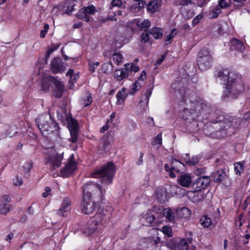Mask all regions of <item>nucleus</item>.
<instances>
[{"mask_svg":"<svg viewBox=\"0 0 250 250\" xmlns=\"http://www.w3.org/2000/svg\"><path fill=\"white\" fill-rule=\"evenodd\" d=\"M150 35L155 39H159L162 37L163 32L162 29L159 27H153L150 30Z\"/></svg>","mask_w":250,"mask_h":250,"instance_id":"obj_30","label":"nucleus"},{"mask_svg":"<svg viewBox=\"0 0 250 250\" xmlns=\"http://www.w3.org/2000/svg\"><path fill=\"white\" fill-rule=\"evenodd\" d=\"M176 213L180 218H188L190 216L191 212L188 208L182 207L176 210Z\"/></svg>","mask_w":250,"mask_h":250,"instance_id":"obj_25","label":"nucleus"},{"mask_svg":"<svg viewBox=\"0 0 250 250\" xmlns=\"http://www.w3.org/2000/svg\"><path fill=\"white\" fill-rule=\"evenodd\" d=\"M247 0H233V4L237 7H242L244 5Z\"/></svg>","mask_w":250,"mask_h":250,"instance_id":"obj_54","label":"nucleus"},{"mask_svg":"<svg viewBox=\"0 0 250 250\" xmlns=\"http://www.w3.org/2000/svg\"><path fill=\"white\" fill-rule=\"evenodd\" d=\"M185 156L186 157L184 158L185 159L186 163L190 166H194L197 164L201 159V157L199 156H193L191 158H189L188 154H186Z\"/></svg>","mask_w":250,"mask_h":250,"instance_id":"obj_27","label":"nucleus"},{"mask_svg":"<svg viewBox=\"0 0 250 250\" xmlns=\"http://www.w3.org/2000/svg\"><path fill=\"white\" fill-rule=\"evenodd\" d=\"M75 5V1L73 0H68L65 2V7L66 8L65 12L67 14L71 13L74 10V6Z\"/></svg>","mask_w":250,"mask_h":250,"instance_id":"obj_35","label":"nucleus"},{"mask_svg":"<svg viewBox=\"0 0 250 250\" xmlns=\"http://www.w3.org/2000/svg\"><path fill=\"white\" fill-rule=\"evenodd\" d=\"M152 94V91L151 89H147L146 91V94L145 95V100L146 101V108L144 109V110H146L147 109V106L148 104L149 97H150Z\"/></svg>","mask_w":250,"mask_h":250,"instance_id":"obj_50","label":"nucleus"},{"mask_svg":"<svg viewBox=\"0 0 250 250\" xmlns=\"http://www.w3.org/2000/svg\"><path fill=\"white\" fill-rule=\"evenodd\" d=\"M48 29H49L48 24H44V25L43 26V29L41 30V33H40V37L42 38H43L45 37V34L47 32Z\"/></svg>","mask_w":250,"mask_h":250,"instance_id":"obj_58","label":"nucleus"},{"mask_svg":"<svg viewBox=\"0 0 250 250\" xmlns=\"http://www.w3.org/2000/svg\"><path fill=\"white\" fill-rule=\"evenodd\" d=\"M163 233L168 237H171L173 235L172 229L169 226H163L161 229Z\"/></svg>","mask_w":250,"mask_h":250,"instance_id":"obj_47","label":"nucleus"},{"mask_svg":"<svg viewBox=\"0 0 250 250\" xmlns=\"http://www.w3.org/2000/svg\"><path fill=\"white\" fill-rule=\"evenodd\" d=\"M203 17V15L202 14H200L197 16L195 17L192 20V25L194 26L195 25L198 24L199 22L201 19H202Z\"/></svg>","mask_w":250,"mask_h":250,"instance_id":"obj_57","label":"nucleus"},{"mask_svg":"<svg viewBox=\"0 0 250 250\" xmlns=\"http://www.w3.org/2000/svg\"><path fill=\"white\" fill-rule=\"evenodd\" d=\"M161 0H153L150 1L147 5V10L151 13L155 12L161 6Z\"/></svg>","mask_w":250,"mask_h":250,"instance_id":"obj_24","label":"nucleus"},{"mask_svg":"<svg viewBox=\"0 0 250 250\" xmlns=\"http://www.w3.org/2000/svg\"><path fill=\"white\" fill-rule=\"evenodd\" d=\"M210 183V179L208 176H201L198 178L192 185L193 188L196 191L205 189Z\"/></svg>","mask_w":250,"mask_h":250,"instance_id":"obj_11","label":"nucleus"},{"mask_svg":"<svg viewBox=\"0 0 250 250\" xmlns=\"http://www.w3.org/2000/svg\"><path fill=\"white\" fill-rule=\"evenodd\" d=\"M150 31L148 30H145L142 33L140 39L142 42L145 43L149 40Z\"/></svg>","mask_w":250,"mask_h":250,"instance_id":"obj_46","label":"nucleus"},{"mask_svg":"<svg viewBox=\"0 0 250 250\" xmlns=\"http://www.w3.org/2000/svg\"><path fill=\"white\" fill-rule=\"evenodd\" d=\"M185 81L184 78L175 81L172 84V88L175 93H178L181 96L185 103L186 106L183 110L182 117L185 120H193L189 130L192 132H195L198 130V124L194 119L199 116L200 114L206 111L208 107L202 100L197 99L194 92L184 86Z\"/></svg>","mask_w":250,"mask_h":250,"instance_id":"obj_1","label":"nucleus"},{"mask_svg":"<svg viewBox=\"0 0 250 250\" xmlns=\"http://www.w3.org/2000/svg\"><path fill=\"white\" fill-rule=\"evenodd\" d=\"M230 43V49L231 51L243 52L245 49V46L243 42L236 39H232Z\"/></svg>","mask_w":250,"mask_h":250,"instance_id":"obj_18","label":"nucleus"},{"mask_svg":"<svg viewBox=\"0 0 250 250\" xmlns=\"http://www.w3.org/2000/svg\"><path fill=\"white\" fill-rule=\"evenodd\" d=\"M182 15L185 19L189 20L193 17L194 13L190 10L184 9L182 10Z\"/></svg>","mask_w":250,"mask_h":250,"instance_id":"obj_42","label":"nucleus"},{"mask_svg":"<svg viewBox=\"0 0 250 250\" xmlns=\"http://www.w3.org/2000/svg\"><path fill=\"white\" fill-rule=\"evenodd\" d=\"M98 226V225L91 219L83 228V234L86 236L91 235L96 230Z\"/></svg>","mask_w":250,"mask_h":250,"instance_id":"obj_17","label":"nucleus"},{"mask_svg":"<svg viewBox=\"0 0 250 250\" xmlns=\"http://www.w3.org/2000/svg\"><path fill=\"white\" fill-rule=\"evenodd\" d=\"M115 171L113 163L108 162L102 168L91 173L90 177L100 179L101 185L93 182H87L83 187V197L88 199L92 195L103 196L107 189V186L112 184Z\"/></svg>","mask_w":250,"mask_h":250,"instance_id":"obj_2","label":"nucleus"},{"mask_svg":"<svg viewBox=\"0 0 250 250\" xmlns=\"http://www.w3.org/2000/svg\"><path fill=\"white\" fill-rule=\"evenodd\" d=\"M111 4L112 6L120 7L122 5V2L121 0H112Z\"/></svg>","mask_w":250,"mask_h":250,"instance_id":"obj_60","label":"nucleus"},{"mask_svg":"<svg viewBox=\"0 0 250 250\" xmlns=\"http://www.w3.org/2000/svg\"><path fill=\"white\" fill-rule=\"evenodd\" d=\"M162 143V133H159L156 137L154 142L153 143V145H155L156 144L158 145V146H160Z\"/></svg>","mask_w":250,"mask_h":250,"instance_id":"obj_52","label":"nucleus"},{"mask_svg":"<svg viewBox=\"0 0 250 250\" xmlns=\"http://www.w3.org/2000/svg\"><path fill=\"white\" fill-rule=\"evenodd\" d=\"M176 250H188V246L185 239H178Z\"/></svg>","mask_w":250,"mask_h":250,"instance_id":"obj_31","label":"nucleus"},{"mask_svg":"<svg viewBox=\"0 0 250 250\" xmlns=\"http://www.w3.org/2000/svg\"><path fill=\"white\" fill-rule=\"evenodd\" d=\"M182 166H183V165L179 161L176 159L172 160L171 170L169 172V176L172 178L176 177V175L173 171L175 170L176 172L180 171Z\"/></svg>","mask_w":250,"mask_h":250,"instance_id":"obj_22","label":"nucleus"},{"mask_svg":"<svg viewBox=\"0 0 250 250\" xmlns=\"http://www.w3.org/2000/svg\"><path fill=\"white\" fill-rule=\"evenodd\" d=\"M191 0H176L174 5L176 6H187L191 4Z\"/></svg>","mask_w":250,"mask_h":250,"instance_id":"obj_49","label":"nucleus"},{"mask_svg":"<svg viewBox=\"0 0 250 250\" xmlns=\"http://www.w3.org/2000/svg\"><path fill=\"white\" fill-rule=\"evenodd\" d=\"M23 167L26 172H29L33 167V163L32 162H27Z\"/></svg>","mask_w":250,"mask_h":250,"instance_id":"obj_56","label":"nucleus"},{"mask_svg":"<svg viewBox=\"0 0 250 250\" xmlns=\"http://www.w3.org/2000/svg\"><path fill=\"white\" fill-rule=\"evenodd\" d=\"M102 144L99 151L100 153L104 154L109 150L110 143L107 138H105L102 141Z\"/></svg>","mask_w":250,"mask_h":250,"instance_id":"obj_26","label":"nucleus"},{"mask_svg":"<svg viewBox=\"0 0 250 250\" xmlns=\"http://www.w3.org/2000/svg\"><path fill=\"white\" fill-rule=\"evenodd\" d=\"M89 66V70L91 72H94L95 70V66L94 65L93 62L90 61L88 63Z\"/></svg>","mask_w":250,"mask_h":250,"instance_id":"obj_64","label":"nucleus"},{"mask_svg":"<svg viewBox=\"0 0 250 250\" xmlns=\"http://www.w3.org/2000/svg\"><path fill=\"white\" fill-rule=\"evenodd\" d=\"M178 239L173 238L166 242V245L167 247L173 250H176V245Z\"/></svg>","mask_w":250,"mask_h":250,"instance_id":"obj_45","label":"nucleus"},{"mask_svg":"<svg viewBox=\"0 0 250 250\" xmlns=\"http://www.w3.org/2000/svg\"><path fill=\"white\" fill-rule=\"evenodd\" d=\"M150 25V22L148 20H145L142 21H138L137 22V25L140 30H147Z\"/></svg>","mask_w":250,"mask_h":250,"instance_id":"obj_33","label":"nucleus"},{"mask_svg":"<svg viewBox=\"0 0 250 250\" xmlns=\"http://www.w3.org/2000/svg\"><path fill=\"white\" fill-rule=\"evenodd\" d=\"M114 76L117 81H122L129 76V73L126 67L116 70L114 72Z\"/></svg>","mask_w":250,"mask_h":250,"instance_id":"obj_20","label":"nucleus"},{"mask_svg":"<svg viewBox=\"0 0 250 250\" xmlns=\"http://www.w3.org/2000/svg\"><path fill=\"white\" fill-rule=\"evenodd\" d=\"M92 102V99L90 95H87L83 98L80 101V103L83 107H85L90 105Z\"/></svg>","mask_w":250,"mask_h":250,"instance_id":"obj_37","label":"nucleus"},{"mask_svg":"<svg viewBox=\"0 0 250 250\" xmlns=\"http://www.w3.org/2000/svg\"><path fill=\"white\" fill-rule=\"evenodd\" d=\"M156 197L161 203L165 202L167 200L166 193L165 190L158 189L156 191Z\"/></svg>","mask_w":250,"mask_h":250,"instance_id":"obj_32","label":"nucleus"},{"mask_svg":"<svg viewBox=\"0 0 250 250\" xmlns=\"http://www.w3.org/2000/svg\"><path fill=\"white\" fill-rule=\"evenodd\" d=\"M176 28H173L170 32V33L167 36L166 39L165 41L166 45L170 44L175 35L176 34Z\"/></svg>","mask_w":250,"mask_h":250,"instance_id":"obj_40","label":"nucleus"},{"mask_svg":"<svg viewBox=\"0 0 250 250\" xmlns=\"http://www.w3.org/2000/svg\"><path fill=\"white\" fill-rule=\"evenodd\" d=\"M51 192V188L49 187H46L44 189V192L42 193V196L43 197H47Z\"/></svg>","mask_w":250,"mask_h":250,"instance_id":"obj_61","label":"nucleus"},{"mask_svg":"<svg viewBox=\"0 0 250 250\" xmlns=\"http://www.w3.org/2000/svg\"><path fill=\"white\" fill-rule=\"evenodd\" d=\"M231 3V0H220L218 3V5L221 8L227 7Z\"/></svg>","mask_w":250,"mask_h":250,"instance_id":"obj_51","label":"nucleus"},{"mask_svg":"<svg viewBox=\"0 0 250 250\" xmlns=\"http://www.w3.org/2000/svg\"><path fill=\"white\" fill-rule=\"evenodd\" d=\"M234 165L235 173L240 176L241 173H242L244 171V166L242 163L241 162H237L235 163Z\"/></svg>","mask_w":250,"mask_h":250,"instance_id":"obj_41","label":"nucleus"},{"mask_svg":"<svg viewBox=\"0 0 250 250\" xmlns=\"http://www.w3.org/2000/svg\"><path fill=\"white\" fill-rule=\"evenodd\" d=\"M128 94H129L128 92H126V88L125 87L122 88L118 92L116 95V104L119 105L123 104Z\"/></svg>","mask_w":250,"mask_h":250,"instance_id":"obj_21","label":"nucleus"},{"mask_svg":"<svg viewBox=\"0 0 250 250\" xmlns=\"http://www.w3.org/2000/svg\"><path fill=\"white\" fill-rule=\"evenodd\" d=\"M192 178L188 174H182L178 179L179 183L184 187H189L191 184Z\"/></svg>","mask_w":250,"mask_h":250,"instance_id":"obj_19","label":"nucleus"},{"mask_svg":"<svg viewBox=\"0 0 250 250\" xmlns=\"http://www.w3.org/2000/svg\"><path fill=\"white\" fill-rule=\"evenodd\" d=\"M200 222L204 228H208L211 224L210 218L207 215L203 216L200 220Z\"/></svg>","mask_w":250,"mask_h":250,"instance_id":"obj_34","label":"nucleus"},{"mask_svg":"<svg viewBox=\"0 0 250 250\" xmlns=\"http://www.w3.org/2000/svg\"><path fill=\"white\" fill-rule=\"evenodd\" d=\"M96 204L92 201L90 198L88 199L87 198L83 197V203L82 206V210L85 214L92 213L95 209Z\"/></svg>","mask_w":250,"mask_h":250,"instance_id":"obj_12","label":"nucleus"},{"mask_svg":"<svg viewBox=\"0 0 250 250\" xmlns=\"http://www.w3.org/2000/svg\"><path fill=\"white\" fill-rule=\"evenodd\" d=\"M217 77L226 85L222 96L223 98L234 99L243 90L241 80L234 71L228 69L219 71L217 72Z\"/></svg>","mask_w":250,"mask_h":250,"instance_id":"obj_3","label":"nucleus"},{"mask_svg":"<svg viewBox=\"0 0 250 250\" xmlns=\"http://www.w3.org/2000/svg\"><path fill=\"white\" fill-rule=\"evenodd\" d=\"M51 70L54 73H62L65 70V67L60 58H54L51 62Z\"/></svg>","mask_w":250,"mask_h":250,"instance_id":"obj_13","label":"nucleus"},{"mask_svg":"<svg viewBox=\"0 0 250 250\" xmlns=\"http://www.w3.org/2000/svg\"><path fill=\"white\" fill-rule=\"evenodd\" d=\"M11 209H12V207L6 203H3L0 205V214H6L8 213Z\"/></svg>","mask_w":250,"mask_h":250,"instance_id":"obj_38","label":"nucleus"},{"mask_svg":"<svg viewBox=\"0 0 250 250\" xmlns=\"http://www.w3.org/2000/svg\"><path fill=\"white\" fill-rule=\"evenodd\" d=\"M71 200L66 197L63 199L61 208L57 211V213L60 216H65V213L71 209Z\"/></svg>","mask_w":250,"mask_h":250,"instance_id":"obj_14","label":"nucleus"},{"mask_svg":"<svg viewBox=\"0 0 250 250\" xmlns=\"http://www.w3.org/2000/svg\"><path fill=\"white\" fill-rule=\"evenodd\" d=\"M125 67H126L128 73L129 72H131L132 71L134 72H137L140 70L139 67L135 65L133 63H131V64L125 63Z\"/></svg>","mask_w":250,"mask_h":250,"instance_id":"obj_43","label":"nucleus"},{"mask_svg":"<svg viewBox=\"0 0 250 250\" xmlns=\"http://www.w3.org/2000/svg\"><path fill=\"white\" fill-rule=\"evenodd\" d=\"M45 153L51 154L46 158L45 163L48 165L51 170H55L61 166L63 159V153L57 152L53 147L48 148Z\"/></svg>","mask_w":250,"mask_h":250,"instance_id":"obj_9","label":"nucleus"},{"mask_svg":"<svg viewBox=\"0 0 250 250\" xmlns=\"http://www.w3.org/2000/svg\"><path fill=\"white\" fill-rule=\"evenodd\" d=\"M169 191L172 195L182 196L186 194V190L175 185L169 187Z\"/></svg>","mask_w":250,"mask_h":250,"instance_id":"obj_23","label":"nucleus"},{"mask_svg":"<svg viewBox=\"0 0 250 250\" xmlns=\"http://www.w3.org/2000/svg\"><path fill=\"white\" fill-rule=\"evenodd\" d=\"M76 168V164L73 161H70L61 170L62 175L64 177L69 176Z\"/></svg>","mask_w":250,"mask_h":250,"instance_id":"obj_16","label":"nucleus"},{"mask_svg":"<svg viewBox=\"0 0 250 250\" xmlns=\"http://www.w3.org/2000/svg\"><path fill=\"white\" fill-rule=\"evenodd\" d=\"M146 72H145V70L142 71L139 77V78H138L139 80L144 81L146 79Z\"/></svg>","mask_w":250,"mask_h":250,"instance_id":"obj_62","label":"nucleus"},{"mask_svg":"<svg viewBox=\"0 0 250 250\" xmlns=\"http://www.w3.org/2000/svg\"><path fill=\"white\" fill-rule=\"evenodd\" d=\"M143 157L144 153L141 152L139 154V156L136 160V164L138 166H140L143 164Z\"/></svg>","mask_w":250,"mask_h":250,"instance_id":"obj_59","label":"nucleus"},{"mask_svg":"<svg viewBox=\"0 0 250 250\" xmlns=\"http://www.w3.org/2000/svg\"><path fill=\"white\" fill-rule=\"evenodd\" d=\"M110 213L106 209L98 211L91 218L98 226L104 225L109 220Z\"/></svg>","mask_w":250,"mask_h":250,"instance_id":"obj_10","label":"nucleus"},{"mask_svg":"<svg viewBox=\"0 0 250 250\" xmlns=\"http://www.w3.org/2000/svg\"><path fill=\"white\" fill-rule=\"evenodd\" d=\"M212 124H218L219 130L215 132L217 138L230 136L239 128L241 121L238 118L229 115H220L211 121Z\"/></svg>","mask_w":250,"mask_h":250,"instance_id":"obj_4","label":"nucleus"},{"mask_svg":"<svg viewBox=\"0 0 250 250\" xmlns=\"http://www.w3.org/2000/svg\"><path fill=\"white\" fill-rule=\"evenodd\" d=\"M83 9L86 13V14H93L95 11V7L93 5L87 6L86 7L83 8Z\"/></svg>","mask_w":250,"mask_h":250,"instance_id":"obj_53","label":"nucleus"},{"mask_svg":"<svg viewBox=\"0 0 250 250\" xmlns=\"http://www.w3.org/2000/svg\"><path fill=\"white\" fill-rule=\"evenodd\" d=\"M77 17L78 19L83 20L86 22H88L90 20V18L88 15L86 14L83 8L79 10L77 14Z\"/></svg>","mask_w":250,"mask_h":250,"instance_id":"obj_36","label":"nucleus"},{"mask_svg":"<svg viewBox=\"0 0 250 250\" xmlns=\"http://www.w3.org/2000/svg\"><path fill=\"white\" fill-rule=\"evenodd\" d=\"M13 184L15 186H20L23 183L21 177L17 176L13 180Z\"/></svg>","mask_w":250,"mask_h":250,"instance_id":"obj_55","label":"nucleus"},{"mask_svg":"<svg viewBox=\"0 0 250 250\" xmlns=\"http://www.w3.org/2000/svg\"><path fill=\"white\" fill-rule=\"evenodd\" d=\"M197 62L199 68L202 71H206L212 66L213 57L208 49L204 47L200 50L198 54Z\"/></svg>","mask_w":250,"mask_h":250,"instance_id":"obj_8","label":"nucleus"},{"mask_svg":"<svg viewBox=\"0 0 250 250\" xmlns=\"http://www.w3.org/2000/svg\"><path fill=\"white\" fill-rule=\"evenodd\" d=\"M112 59L115 63L119 65L122 62L123 56L120 53H115L113 55Z\"/></svg>","mask_w":250,"mask_h":250,"instance_id":"obj_44","label":"nucleus"},{"mask_svg":"<svg viewBox=\"0 0 250 250\" xmlns=\"http://www.w3.org/2000/svg\"><path fill=\"white\" fill-rule=\"evenodd\" d=\"M154 219L155 217L153 215L146 213L143 216L141 221L144 225L147 226L153 223Z\"/></svg>","mask_w":250,"mask_h":250,"instance_id":"obj_29","label":"nucleus"},{"mask_svg":"<svg viewBox=\"0 0 250 250\" xmlns=\"http://www.w3.org/2000/svg\"><path fill=\"white\" fill-rule=\"evenodd\" d=\"M163 214L167 219L172 223L175 222V214L174 211L169 208H166L163 210Z\"/></svg>","mask_w":250,"mask_h":250,"instance_id":"obj_28","label":"nucleus"},{"mask_svg":"<svg viewBox=\"0 0 250 250\" xmlns=\"http://www.w3.org/2000/svg\"><path fill=\"white\" fill-rule=\"evenodd\" d=\"M141 86V84L138 82V81H136L133 84L132 87L129 90L128 93L130 95H134L137 91H138L140 89Z\"/></svg>","mask_w":250,"mask_h":250,"instance_id":"obj_48","label":"nucleus"},{"mask_svg":"<svg viewBox=\"0 0 250 250\" xmlns=\"http://www.w3.org/2000/svg\"><path fill=\"white\" fill-rule=\"evenodd\" d=\"M36 124L42 134L47 136L50 133L57 132L59 129L58 124L48 114L39 115L35 120Z\"/></svg>","mask_w":250,"mask_h":250,"instance_id":"obj_5","label":"nucleus"},{"mask_svg":"<svg viewBox=\"0 0 250 250\" xmlns=\"http://www.w3.org/2000/svg\"><path fill=\"white\" fill-rule=\"evenodd\" d=\"M213 181L215 183H221L224 180L229 178L225 169H220L213 174Z\"/></svg>","mask_w":250,"mask_h":250,"instance_id":"obj_15","label":"nucleus"},{"mask_svg":"<svg viewBox=\"0 0 250 250\" xmlns=\"http://www.w3.org/2000/svg\"><path fill=\"white\" fill-rule=\"evenodd\" d=\"M205 170L203 168H197L194 170V174L197 175H201L205 173Z\"/></svg>","mask_w":250,"mask_h":250,"instance_id":"obj_63","label":"nucleus"},{"mask_svg":"<svg viewBox=\"0 0 250 250\" xmlns=\"http://www.w3.org/2000/svg\"><path fill=\"white\" fill-rule=\"evenodd\" d=\"M37 245L33 243H25L21 246V250H36Z\"/></svg>","mask_w":250,"mask_h":250,"instance_id":"obj_39","label":"nucleus"},{"mask_svg":"<svg viewBox=\"0 0 250 250\" xmlns=\"http://www.w3.org/2000/svg\"><path fill=\"white\" fill-rule=\"evenodd\" d=\"M58 118L63 125H67L70 134L69 141L73 143H75L78 138L79 125L77 121L72 118L71 114L66 112H63L60 114L58 113Z\"/></svg>","mask_w":250,"mask_h":250,"instance_id":"obj_6","label":"nucleus"},{"mask_svg":"<svg viewBox=\"0 0 250 250\" xmlns=\"http://www.w3.org/2000/svg\"><path fill=\"white\" fill-rule=\"evenodd\" d=\"M51 86L54 95L56 98H61L63 93L64 86L62 83L57 78L47 75L42 80V89L43 91H47Z\"/></svg>","mask_w":250,"mask_h":250,"instance_id":"obj_7","label":"nucleus"}]
</instances>
